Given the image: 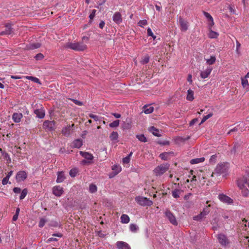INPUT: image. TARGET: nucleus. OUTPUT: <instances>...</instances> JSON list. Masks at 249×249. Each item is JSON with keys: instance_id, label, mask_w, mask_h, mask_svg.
<instances>
[{"instance_id": "obj_1", "label": "nucleus", "mask_w": 249, "mask_h": 249, "mask_svg": "<svg viewBox=\"0 0 249 249\" xmlns=\"http://www.w3.org/2000/svg\"><path fill=\"white\" fill-rule=\"evenodd\" d=\"M238 186L242 190V195L247 197L249 194V191L248 189L245 188V184H247L249 187V173L247 176H243L237 181Z\"/></svg>"}, {"instance_id": "obj_2", "label": "nucleus", "mask_w": 249, "mask_h": 249, "mask_svg": "<svg viewBox=\"0 0 249 249\" xmlns=\"http://www.w3.org/2000/svg\"><path fill=\"white\" fill-rule=\"evenodd\" d=\"M64 47L65 48H69L76 51H83L86 49V45L82 42H67Z\"/></svg>"}, {"instance_id": "obj_3", "label": "nucleus", "mask_w": 249, "mask_h": 249, "mask_svg": "<svg viewBox=\"0 0 249 249\" xmlns=\"http://www.w3.org/2000/svg\"><path fill=\"white\" fill-rule=\"evenodd\" d=\"M169 166L170 165L167 163L161 164L155 168L153 172L156 176H160L169 169Z\"/></svg>"}, {"instance_id": "obj_4", "label": "nucleus", "mask_w": 249, "mask_h": 249, "mask_svg": "<svg viewBox=\"0 0 249 249\" xmlns=\"http://www.w3.org/2000/svg\"><path fill=\"white\" fill-rule=\"evenodd\" d=\"M228 171V167L225 164H218L214 169V172L212 174V177L213 176L214 174L220 175L225 173Z\"/></svg>"}, {"instance_id": "obj_5", "label": "nucleus", "mask_w": 249, "mask_h": 249, "mask_svg": "<svg viewBox=\"0 0 249 249\" xmlns=\"http://www.w3.org/2000/svg\"><path fill=\"white\" fill-rule=\"evenodd\" d=\"M55 124L54 121L46 120L43 124V127L48 131H52L55 129Z\"/></svg>"}, {"instance_id": "obj_6", "label": "nucleus", "mask_w": 249, "mask_h": 249, "mask_svg": "<svg viewBox=\"0 0 249 249\" xmlns=\"http://www.w3.org/2000/svg\"><path fill=\"white\" fill-rule=\"evenodd\" d=\"M210 205L206 206L205 208L203 209V210L202 212H201L198 215L195 216L193 217L194 220H196V221H200L206 215L208 214V213H210Z\"/></svg>"}, {"instance_id": "obj_7", "label": "nucleus", "mask_w": 249, "mask_h": 249, "mask_svg": "<svg viewBox=\"0 0 249 249\" xmlns=\"http://www.w3.org/2000/svg\"><path fill=\"white\" fill-rule=\"evenodd\" d=\"M137 202L142 206H150L152 204V201L146 197L139 196L136 197Z\"/></svg>"}, {"instance_id": "obj_8", "label": "nucleus", "mask_w": 249, "mask_h": 249, "mask_svg": "<svg viewBox=\"0 0 249 249\" xmlns=\"http://www.w3.org/2000/svg\"><path fill=\"white\" fill-rule=\"evenodd\" d=\"M165 214L171 224L175 226H177L178 225V222L175 215L171 213L170 210H166L165 212Z\"/></svg>"}, {"instance_id": "obj_9", "label": "nucleus", "mask_w": 249, "mask_h": 249, "mask_svg": "<svg viewBox=\"0 0 249 249\" xmlns=\"http://www.w3.org/2000/svg\"><path fill=\"white\" fill-rule=\"evenodd\" d=\"M6 28L5 31L0 33V36H3L4 35H11L14 33L13 28H12L11 23H8L5 24Z\"/></svg>"}, {"instance_id": "obj_10", "label": "nucleus", "mask_w": 249, "mask_h": 249, "mask_svg": "<svg viewBox=\"0 0 249 249\" xmlns=\"http://www.w3.org/2000/svg\"><path fill=\"white\" fill-rule=\"evenodd\" d=\"M27 177V173L24 171H21L17 174L16 179L17 182H19L24 181Z\"/></svg>"}, {"instance_id": "obj_11", "label": "nucleus", "mask_w": 249, "mask_h": 249, "mask_svg": "<svg viewBox=\"0 0 249 249\" xmlns=\"http://www.w3.org/2000/svg\"><path fill=\"white\" fill-rule=\"evenodd\" d=\"M179 24L182 31L185 32L188 28V22L181 17L179 18Z\"/></svg>"}, {"instance_id": "obj_12", "label": "nucleus", "mask_w": 249, "mask_h": 249, "mask_svg": "<svg viewBox=\"0 0 249 249\" xmlns=\"http://www.w3.org/2000/svg\"><path fill=\"white\" fill-rule=\"evenodd\" d=\"M74 125V124H73L71 125H69L65 127L62 130V133L66 136H70L73 130Z\"/></svg>"}, {"instance_id": "obj_13", "label": "nucleus", "mask_w": 249, "mask_h": 249, "mask_svg": "<svg viewBox=\"0 0 249 249\" xmlns=\"http://www.w3.org/2000/svg\"><path fill=\"white\" fill-rule=\"evenodd\" d=\"M217 239L219 243L222 246H226L228 243L227 237L223 234H218Z\"/></svg>"}, {"instance_id": "obj_14", "label": "nucleus", "mask_w": 249, "mask_h": 249, "mask_svg": "<svg viewBox=\"0 0 249 249\" xmlns=\"http://www.w3.org/2000/svg\"><path fill=\"white\" fill-rule=\"evenodd\" d=\"M218 197L219 199L223 202L228 204H231L233 202V200L231 198L224 194H220Z\"/></svg>"}, {"instance_id": "obj_15", "label": "nucleus", "mask_w": 249, "mask_h": 249, "mask_svg": "<svg viewBox=\"0 0 249 249\" xmlns=\"http://www.w3.org/2000/svg\"><path fill=\"white\" fill-rule=\"evenodd\" d=\"M34 112L36 115L37 117L40 119L43 118L45 115V110L43 109L42 107L34 109Z\"/></svg>"}, {"instance_id": "obj_16", "label": "nucleus", "mask_w": 249, "mask_h": 249, "mask_svg": "<svg viewBox=\"0 0 249 249\" xmlns=\"http://www.w3.org/2000/svg\"><path fill=\"white\" fill-rule=\"evenodd\" d=\"M53 192L55 196H60L63 193V188L59 186H54L53 189Z\"/></svg>"}, {"instance_id": "obj_17", "label": "nucleus", "mask_w": 249, "mask_h": 249, "mask_svg": "<svg viewBox=\"0 0 249 249\" xmlns=\"http://www.w3.org/2000/svg\"><path fill=\"white\" fill-rule=\"evenodd\" d=\"M113 21L117 24H120L122 22V18L119 12H115L113 16Z\"/></svg>"}, {"instance_id": "obj_18", "label": "nucleus", "mask_w": 249, "mask_h": 249, "mask_svg": "<svg viewBox=\"0 0 249 249\" xmlns=\"http://www.w3.org/2000/svg\"><path fill=\"white\" fill-rule=\"evenodd\" d=\"M117 247L119 249H130V247L126 243L123 241H118L116 243Z\"/></svg>"}, {"instance_id": "obj_19", "label": "nucleus", "mask_w": 249, "mask_h": 249, "mask_svg": "<svg viewBox=\"0 0 249 249\" xmlns=\"http://www.w3.org/2000/svg\"><path fill=\"white\" fill-rule=\"evenodd\" d=\"M132 120L131 118H127L123 124V128L124 129H129L132 125Z\"/></svg>"}, {"instance_id": "obj_20", "label": "nucleus", "mask_w": 249, "mask_h": 249, "mask_svg": "<svg viewBox=\"0 0 249 249\" xmlns=\"http://www.w3.org/2000/svg\"><path fill=\"white\" fill-rule=\"evenodd\" d=\"M80 154L88 160H91L93 159L92 155L89 152L80 151Z\"/></svg>"}, {"instance_id": "obj_21", "label": "nucleus", "mask_w": 249, "mask_h": 249, "mask_svg": "<svg viewBox=\"0 0 249 249\" xmlns=\"http://www.w3.org/2000/svg\"><path fill=\"white\" fill-rule=\"evenodd\" d=\"M212 71V68H208L205 71H201L200 73V76L202 78H206L209 76Z\"/></svg>"}, {"instance_id": "obj_22", "label": "nucleus", "mask_w": 249, "mask_h": 249, "mask_svg": "<svg viewBox=\"0 0 249 249\" xmlns=\"http://www.w3.org/2000/svg\"><path fill=\"white\" fill-rule=\"evenodd\" d=\"M57 178L56 179V182L57 183L62 182L66 178V177L64 175V173L63 171L58 172H57Z\"/></svg>"}, {"instance_id": "obj_23", "label": "nucleus", "mask_w": 249, "mask_h": 249, "mask_svg": "<svg viewBox=\"0 0 249 249\" xmlns=\"http://www.w3.org/2000/svg\"><path fill=\"white\" fill-rule=\"evenodd\" d=\"M244 131V130L243 129V127L241 126L240 124H239L233 128L231 129L227 134H230L231 132H238V134H240Z\"/></svg>"}, {"instance_id": "obj_24", "label": "nucleus", "mask_w": 249, "mask_h": 249, "mask_svg": "<svg viewBox=\"0 0 249 249\" xmlns=\"http://www.w3.org/2000/svg\"><path fill=\"white\" fill-rule=\"evenodd\" d=\"M22 117V113H14L12 116V118L15 123L20 122Z\"/></svg>"}, {"instance_id": "obj_25", "label": "nucleus", "mask_w": 249, "mask_h": 249, "mask_svg": "<svg viewBox=\"0 0 249 249\" xmlns=\"http://www.w3.org/2000/svg\"><path fill=\"white\" fill-rule=\"evenodd\" d=\"M182 192V190L176 189L172 191V195L174 198H178Z\"/></svg>"}, {"instance_id": "obj_26", "label": "nucleus", "mask_w": 249, "mask_h": 249, "mask_svg": "<svg viewBox=\"0 0 249 249\" xmlns=\"http://www.w3.org/2000/svg\"><path fill=\"white\" fill-rule=\"evenodd\" d=\"M173 152H164L160 155V157L164 160H167L169 159V156L173 154Z\"/></svg>"}, {"instance_id": "obj_27", "label": "nucleus", "mask_w": 249, "mask_h": 249, "mask_svg": "<svg viewBox=\"0 0 249 249\" xmlns=\"http://www.w3.org/2000/svg\"><path fill=\"white\" fill-rule=\"evenodd\" d=\"M149 130L155 136L160 137L161 136V135L159 133V130L153 126H151Z\"/></svg>"}, {"instance_id": "obj_28", "label": "nucleus", "mask_w": 249, "mask_h": 249, "mask_svg": "<svg viewBox=\"0 0 249 249\" xmlns=\"http://www.w3.org/2000/svg\"><path fill=\"white\" fill-rule=\"evenodd\" d=\"M205 158L204 157L193 159L190 160V163L192 164H196L203 162Z\"/></svg>"}, {"instance_id": "obj_29", "label": "nucleus", "mask_w": 249, "mask_h": 249, "mask_svg": "<svg viewBox=\"0 0 249 249\" xmlns=\"http://www.w3.org/2000/svg\"><path fill=\"white\" fill-rule=\"evenodd\" d=\"M112 170L113 171V176L118 174L121 171V167L119 166L114 165L112 167Z\"/></svg>"}, {"instance_id": "obj_30", "label": "nucleus", "mask_w": 249, "mask_h": 249, "mask_svg": "<svg viewBox=\"0 0 249 249\" xmlns=\"http://www.w3.org/2000/svg\"><path fill=\"white\" fill-rule=\"evenodd\" d=\"M121 222L124 224H127L129 221V217L126 214H122L121 216Z\"/></svg>"}, {"instance_id": "obj_31", "label": "nucleus", "mask_w": 249, "mask_h": 249, "mask_svg": "<svg viewBox=\"0 0 249 249\" xmlns=\"http://www.w3.org/2000/svg\"><path fill=\"white\" fill-rule=\"evenodd\" d=\"M194 99V92L193 90L189 89L187 91V99L189 101H192Z\"/></svg>"}, {"instance_id": "obj_32", "label": "nucleus", "mask_w": 249, "mask_h": 249, "mask_svg": "<svg viewBox=\"0 0 249 249\" xmlns=\"http://www.w3.org/2000/svg\"><path fill=\"white\" fill-rule=\"evenodd\" d=\"M242 85L244 88L246 89L247 91L249 90V84L248 81L245 78H242Z\"/></svg>"}, {"instance_id": "obj_33", "label": "nucleus", "mask_w": 249, "mask_h": 249, "mask_svg": "<svg viewBox=\"0 0 249 249\" xmlns=\"http://www.w3.org/2000/svg\"><path fill=\"white\" fill-rule=\"evenodd\" d=\"M73 147L75 148H80L82 145V141L80 139H77L73 142Z\"/></svg>"}, {"instance_id": "obj_34", "label": "nucleus", "mask_w": 249, "mask_h": 249, "mask_svg": "<svg viewBox=\"0 0 249 249\" xmlns=\"http://www.w3.org/2000/svg\"><path fill=\"white\" fill-rule=\"evenodd\" d=\"M143 111L145 114H150L153 111L154 108L153 107H148L145 106L144 107Z\"/></svg>"}, {"instance_id": "obj_35", "label": "nucleus", "mask_w": 249, "mask_h": 249, "mask_svg": "<svg viewBox=\"0 0 249 249\" xmlns=\"http://www.w3.org/2000/svg\"><path fill=\"white\" fill-rule=\"evenodd\" d=\"M41 46V44L40 43H32L30 44L28 47V48L30 50H33L35 49H37L40 48Z\"/></svg>"}, {"instance_id": "obj_36", "label": "nucleus", "mask_w": 249, "mask_h": 249, "mask_svg": "<svg viewBox=\"0 0 249 249\" xmlns=\"http://www.w3.org/2000/svg\"><path fill=\"white\" fill-rule=\"evenodd\" d=\"M218 36V34L214 31H212L211 29L210 30L209 34V37L211 38H216Z\"/></svg>"}, {"instance_id": "obj_37", "label": "nucleus", "mask_w": 249, "mask_h": 249, "mask_svg": "<svg viewBox=\"0 0 249 249\" xmlns=\"http://www.w3.org/2000/svg\"><path fill=\"white\" fill-rule=\"evenodd\" d=\"M136 138L142 142H145L147 141L146 138L143 134L137 135Z\"/></svg>"}, {"instance_id": "obj_38", "label": "nucleus", "mask_w": 249, "mask_h": 249, "mask_svg": "<svg viewBox=\"0 0 249 249\" xmlns=\"http://www.w3.org/2000/svg\"><path fill=\"white\" fill-rule=\"evenodd\" d=\"M110 138L112 141L117 140L118 138V133L115 131L112 132L110 135Z\"/></svg>"}, {"instance_id": "obj_39", "label": "nucleus", "mask_w": 249, "mask_h": 249, "mask_svg": "<svg viewBox=\"0 0 249 249\" xmlns=\"http://www.w3.org/2000/svg\"><path fill=\"white\" fill-rule=\"evenodd\" d=\"M240 147V145L238 143H235L234 144L233 148L231 150V154L235 155L236 152V150Z\"/></svg>"}, {"instance_id": "obj_40", "label": "nucleus", "mask_w": 249, "mask_h": 249, "mask_svg": "<svg viewBox=\"0 0 249 249\" xmlns=\"http://www.w3.org/2000/svg\"><path fill=\"white\" fill-rule=\"evenodd\" d=\"M130 230L132 232H136L139 227L135 224H131L129 226Z\"/></svg>"}, {"instance_id": "obj_41", "label": "nucleus", "mask_w": 249, "mask_h": 249, "mask_svg": "<svg viewBox=\"0 0 249 249\" xmlns=\"http://www.w3.org/2000/svg\"><path fill=\"white\" fill-rule=\"evenodd\" d=\"M97 188L96 186L93 184H91L89 185V190L91 193H95L97 191Z\"/></svg>"}, {"instance_id": "obj_42", "label": "nucleus", "mask_w": 249, "mask_h": 249, "mask_svg": "<svg viewBox=\"0 0 249 249\" xmlns=\"http://www.w3.org/2000/svg\"><path fill=\"white\" fill-rule=\"evenodd\" d=\"M215 57L214 56H211L210 59H207L206 61L208 64L213 65L215 62Z\"/></svg>"}, {"instance_id": "obj_43", "label": "nucleus", "mask_w": 249, "mask_h": 249, "mask_svg": "<svg viewBox=\"0 0 249 249\" xmlns=\"http://www.w3.org/2000/svg\"><path fill=\"white\" fill-rule=\"evenodd\" d=\"M2 155L4 157V158L6 160L8 163H10L11 162V160L9 155L5 151L2 152Z\"/></svg>"}, {"instance_id": "obj_44", "label": "nucleus", "mask_w": 249, "mask_h": 249, "mask_svg": "<svg viewBox=\"0 0 249 249\" xmlns=\"http://www.w3.org/2000/svg\"><path fill=\"white\" fill-rule=\"evenodd\" d=\"M78 170L76 168H73L70 171V175L71 177H75L77 174Z\"/></svg>"}, {"instance_id": "obj_45", "label": "nucleus", "mask_w": 249, "mask_h": 249, "mask_svg": "<svg viewBox=\"0 0 249 249\" xmlns=\"http://www.w3.org/2000/svg\"><path fill=\"white\" fill-rule=\"evenodd\" d=\"M149 59L150 57L148 55H147L142 59V60L141 61V63L142 64H147L149 61Z\"/></svg>"}, {"instance_id": "obj_46", "label": "nucleus", "mask_w": 249, "mask_h": 249, "mask_svg": "<svg viewBox=\"0 0 249 249\" xmlns=\"http://www.w3.org/2000/svg\"><path fill=\"white\" fill-rule=\"evenodd\" d=\"M120 123V121L117 120L113 121L109 124V126L110 127H117Z\"/></svg>"}, {"instance_id": "obj_47", "label": "nucleus", "mask_w": 249, "mask_h": 249, "mask_svg": "<svg viewBox=\"0 0 249 249\" xmlns=\"http://www.w3.org/2000/svg\"><path fill=\"white\" fill-rule=\"evenodd\" d=\"M213 114L212 113H211L208 114L207 115L204 116L199 125L204 123L207 120L211 117L213 116Z\"/></svg>"}, {"instance_id": "obj_48", "label": "nucleus", "mask_w": 249, "mask_h": 249, "mask_svg": "<svg viewBox=\"0 0 249 249\" xmlns=\"http://www.w3.org/2000/svg\"><path fill=\"white\" fill-rule=\"evenodd\" d=\"M26 78L29 79V80H32L33 81H34V82H35L36 83H38V84H40V80L37 78L34 77H33V76H27Z\"/></svg>"}, {"instance_id": "obj_49", "label": "nucleus", "mask_w": 249, "mask_h": 249, "mask_svg": "<svg viewBox=\"0 0 249 249\" xmlns=\"http://www.w3.org/2000/svg\"><path fill=\"white\" fill-rule=\"evenodd\" d=\"M217 156L216 155H213L211 156L209 162L210 163L213 164L216 162Z\"/></svg>"}, {"instance_id": "obj_50", "label": "nucleus", "mask_w": 249, "mask_h": 249, "mask_svg": "<svg viewBox=\"0 0 249 249\" xmlns=\"http://www.w3.org/2000/svg\"><path fill=\"white\" fill-rule=\"evenodd\" d=\"M27 193H28L27 189H24L22 191V192H21V195L20 196V199H23V198H24L27 195Z\"/></svg>"}, {"instance_id": "obj_51", "label": "nucleus", "mask_w": 249, "mask_h": 249, "mask_svg": "<svg viewBox=\"0 0 249 249\" xmlns=\"http://www.w3.org/2000/svg\"><path fill=\"white\" fill-rule=\"evenodd\" d=\"M46 221H47V220L45 219H44V218H41L40 219V220L39 222V225H38L39 227L40 228L43 227L44 226Z\"/></svg>"}, {"instance_id": "obj_52", "label": "nucleus", "mask_w": 249, "mask_h": 249, "mask_svg": "<svg viewBox=\"0 0 249 249\" xmlns=\"http://www.w3.org/2000/svg\"><path fill=\"white\" fill-rule=\"evenodd\" d=\"M96 10L94 9L92 11V12L90 14L89 16V18H90V20H89V23H91L92 22V21L91 20L92 19H93V18H94L95 17V13H96Z\"/></svg>"}, {"instance_id": "obj_53", "label": "nucleus", "mask_w": 249, "mask_h": 249, "mask_svg": "<svg viewBox=\"0 0 249 249\" xmlns=\"http://www.w3.org/2000/svg\"><path fill=\"white\" fill-rule=\"evenodd\" d=\"M35 58L36 60H42L44 58V55L43 54L41 53H37L35 56Z\"/></svg>"}, {"instance_id": "obj_54", "label": "nucleus", "mask_w": 249, "mask_h": 249, "mask_svg": "<svg viewBox=\"0 0 249 249\" xmlns=\"http://www.w3.org/2000/svg\"><path fill=\"white\" fill-rule=\"evenodd\" d=\"M147 35L148 36H151L152 38L155 39L156 36L153 34L151 29L150 28L147 29Z\"/></svg>"}, {"instance_id": "obj_55", "label": "nucleus", "mask_w": 249, "mask_h": 249, "mask_svg": "<svg viewBox=\"0 0 249 249\" xmlns=\"http://www.w3.org/2000/svg\"><path fill=\"white\" fill-rule=\"evenodd\" d=\"M138 24L139 26L142 27L143 25H146L147 24V21L146 19H143L140 20Z\"/></svg>"}, {"instance_id": "obj_56", "label": "nucleus", "mask_w": 249, "mask_h": 249, "mask_svg": "<svg viewBox=\"0 0 249 249\" xmlns=\"http://www.w3.org/2000/svg\"><path fill=\"white\" fill-rule=\"evenodd\" d=\"M89 117L92 119H93L95 121H99V117L97 115H94L93 114H89Z\"/></svg>"}, {"instance_id": "obj_57", "label": "nucleus", "mask_w": 249, "mask_h": 249, "mask_svg": "<svg viewBox=\"0 0 249 249\" xmlns=\"http://www.w3.org/2000/svg\"><path fill=\"white\" fill-rule=\"evenodd\" d=\"M70 100H71V101H72V102L75 103L76 105H78V106H82L83 105V103L81 101H79L77 100H75V99H70Z\"/></svg>"}, {"instance_id": "obj_58", "label": "nucleus", "mask_w": 249, "mask_h": 249, "mask_svg": "<svg viewBox=\"0 0 249 249\" xmlns=\"http://www.w3.org/2000/svg\"><path fill=\"white\" fill-rule=\"evenodd\" d=\"M204 15L208 18L209 21L213 19L212 17L206 12H204Z\"/></svg>"}, {"instance_id": "obj_59", "label": "nucleus", "mask_w": 249, "mask_h": 249, "mask_svg": "<svg viewBox=\"0 0 249 249\" xmlns=\"http://www.w3.org/2000/svg\"><path fill=\"white\" fill-rule=\"evenodd\" d=\"M130 159L128 157H126L123 159V161L124 163H128L130 162Z\"/></svg>"}, {"instance_id": "obj_60", "label": "nucleus", "mask_w": 249, "mask_h": 249, "mask_svg": "<svg viewBox=\"0 0 249 249\" xmlns=\"http://www.w3.org/2000/svg\"><path fill=\"white\" fill-rule=\"evenodd\" d=\"M197 121H198V119L197 118H195V119H193L190 122L189 124H190V126H192V125H194L195 124H196Z\"/></svg>"}, {"instance_id": "obj_61", "label": "nucleus", "mask_w": 249, "mask_h": 249, "mask_svg": "<svg viewBox=\"0 0 249 249\" xmlns=\"http://www.w3.org/2000/svg\"><path fill=\"white\" fill-rule=\"evenodd\" d=\"M13 191L15 193H20L21 192V189L18 187H15L13 189Z\"/></svg>"}, {"instance_id": "obj_62", "label": "nucleus", "mask_w": 249, "mask_h": 249, "mask_svg": "<svg viewBox=\"0 0 249 249\" xmlns=\"http://www.w3.org/2000/svg\"><path fill=\"white\" fill-rule=\"evenodd\" d=\"M159 143L162 145H167L169 144V142L165 141L162 142H159Z\"/></svg>"}, {"instance_id": "obj_63", "label": "nucleus", "mask_w": 249, "mask_h": 249, "mask_svg": "<svg viewBox=\"0 0 249 249\" xmlns=\"http://www.w3.org/2000/svg\"><path fill=\"white\" fill-rule=\"evenodd\" d=\"M241 44L236 40V52L238 53H239V49L240 48Z\"/></svg>"}, {"instance_id": "obj_64", "label": "nucleus", "mask_w": 249, "mask_h": 249, "mask_svg": "<svg viewBox=\"0 0 249 249\" xmlns=\"http://www.w3.org/2000/svg\"><path fill=\"white\" fill-rule=\"evenodd\" d=\"M105 23L104 21H101V22L99 23V27L101 29H103L104 27L105 26Z\"/></svg>"}]
</instances>
